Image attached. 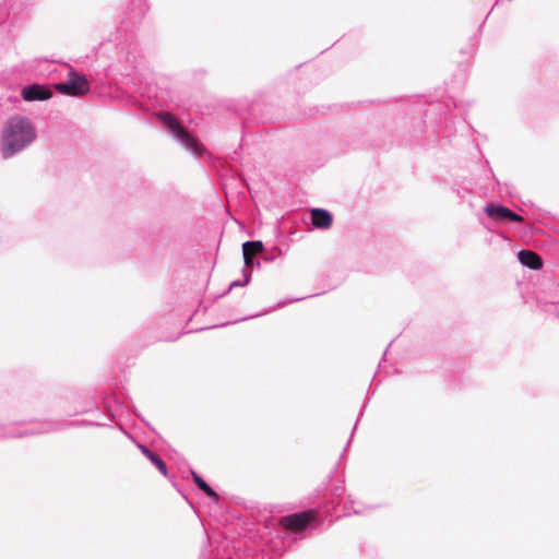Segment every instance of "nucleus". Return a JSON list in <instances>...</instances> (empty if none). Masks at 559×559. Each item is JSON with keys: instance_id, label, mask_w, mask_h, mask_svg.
Returning <instances> with one entry per match:
<instances>
[{"instance_id": "f257e3e1", "label": "nucleus", "mask_w": 559, "mask_h": 559, "mask_svg": "<svg viewBox=\"0 0 559 559\" xmlns=\"http://www.w3.org/2000/svg\"><path fill=\"white\" fill-rule=\"evenodd\" d=\"M37 139V130L33 121L23 115L9 117L0 133V154L10 159L27 150Z\"/></svg>"}, {"instance_id": "f03ea898", "label": "nucleus", "mask_w": 559, "mask_h": 559, "mask_svg": "<svg viewBox=\"0 0 559 559\" xmlns=\"http://www.w3.org/2000/svg\"><path fill=\"white\" fill-rule=\"evenodd\" d=\"M163 127L192 155L201 156L203 145L182 128L180 122L170 114L159 115Z\"/></svg>"}, {"instance_id": "7ed1b4c3", "label": "nucleus", "mask_w": 559, "mask_h": 559, "mask_svg": "<svg viewBox=\"0 0 559 559\" xmlns=\"http://www.w3.org/2000/svg\"><path fill=\"white\" fill-rule=\"evenodd\" d=\"M56 91L69 96H83L90 92V84L84 75L70 71L68 80L55 84Z\"/></svg>"}, {"instance_id": "20e7f679", "label": "nucleus", "mask_w": 559, "mask_h": 559, "mask_svg": "<svg viewBox=\"0 0 559 559\" xmlns=\"http://www.w3.org/2000/svg\"><path fill=\"white\" fill-rule=\"evenodd\" d=\"M58 425L52 421L39 423L37 427L32 428H0V439L5 438H23L33 435L46 433L53 431Z\"/></svg>"}, {"instance_id": "39448f33", "label": "nucleus", "mask_w": 559, "mask_h": 559, "mask_svg": "<svg viewBox=\"0 0 559 559\" xmlns=\"http://www.w3.org/2000/svg\"><path fill=\"white\" fill-rule=\"evenodd\" d=\"M316 519L313 511L293 513L281 519V525L286 530L299 532L308 526Z\"/></svg>"}, {"instance_id": "423d86ee", "label": "nucleus", "mask_w": 559, "mask_h": 559, "mask_svg": "<svg viewBox=\"0 0 559 559\" xmlns=\"http://www.w3.org/2000/svg\"><path fill=\"white\" fill-rule=\"evenodd\" d=\"M484 211L491 219L499 222V223H504V222L522 223L523 222V217L521 215H519L518 213L513 212L509 207L501 205V204L490 203L485 206Z\"/></svg>"}, {"instance_id": "0eeeda50", "label": "nucleus", "mask_w": 559, "mask_h": 559, "mask_svg": "<svg viewBox=\"0 0 559 559\" xmlns=\"http://www.w3.org/2000/svg\"><path fill=\"white\" fill-rule=\"evenodd\" d=\"M21 96L25 102L48 100L52 97V91L46 85L33 83L22 88Z\"/></svg>"}, {"instance_id": "6e6552de", "label": "nucleus", "mask_w": 559, "mask_h": 559, "mask_svg": "<svg viewBox=\"0 0 559 559\" xmlns=\"http://www.w3.org/2000/svg\"><path fill=\"white\" fill-rule=\"evenodd\" d=\"M310 218H311V224L316 228H320V229L329 228L333 222L332 214L328 210L319 209V207L312 209L310 211Z\"/></svg>"}, {"instance_id": "1a4fd4ad", "label": "nucleus", "mask_w": 559, "mask_h": 559, "mask_svg": "<svg viewBox=\"0 0 559 559\" xmlns=\"http://www.w3.org/2000/svg\"><path fill=\"white\" fill-rule=\"evenodd\" d=\"M518 259L523 266H526L531 270L537 271L543 267L542 258L532 250L523 249L519 251Z\"/></svg>"}, {"instance_id": "9d476101", "label": "nucleus", "mask_w": 559, "mask_h": 559, "mask_svg": "<svg viewBox=\"0 0 559 559\" xmlns=\"http://www.w3.org/2000/svg\"><path fill=\"white\" fill-rule=\"evenodd\" d=\"M242 275H243V280H242V281L237 280V281L231 282V283H230V285H229V287H228V289H227V292H230V290H231L233 288H235V287H243V286H247V285L250 283V281H251V275H252L251 271H248V270H246V269H242Z\"/></svg>"}, {"instance_id": "9b49d317", "label": "nucleus", "mask_w": 559, "mask_h": 559, "mask_svg": "<svg viewBox=\"0 0 559 559\" xmlns=\"http://www.w3.org/2000/svg\"><path fill=\"white\" fill-rule=\"evenodd\" d=\"M249 249H253L252 250V253L253 254H257L259 253L260 251H262L263 249V242L260 241V240H249V241H246L243 245H242V253H246L249 251Z\"/></svg>"}, {"instance_id": "f8f14e48", "label": "nucleus", "mask_w": 559, "mask_h": 559, "mask_svg": "<svg viewBox=\"0 0 559 559\" xmlns=\"http://www.w3.org/2000/svg\"><path fill=\"white\" fill-rule=\"evenodd\" d=\"M150 461L160 472V474L167 476V465L157 453L154 456H152Z\"/></svg>"}, {"instance_id": "ddd939ff", "label": "nucleus", "mask_w": 559, "mask_h": 559, "mask_svg": "<svg viewBox=\"0 0 559 559\" xmlns=\"http://www.w3.org/2000/svg\"><path fill=\"white\" fill-rule=\"evenodd\" d=\"M193 481L198 486V489H213L198 473L191 471Z\"/></svg>"}, {"instance_id": "4468645a", "label": "nucleus", "mask_w": 559, "mask_h": 559, "mask_svg": "<svg viewBox=\"0 0 559 559\" xmlns=\"http://www.w3.org/2000/svg\"><path fill=\"white\" fill-rule=\"evenodd\" d=\"M242 255H243V262H245L243 269L251 271V269L254 267L255 265L260 266V262L259 261L255 262L254 257L249 255V251L246 253H242Z\"/></svg>"}, {"instance_id": "2eb2a0df", "label": "nucleus", "mask_w": 559, "mask_h": 559, "mask_svg": "<svg viewBox=\"0 0 559 559\" xmlns=\"http://www.w3.org/2000/svg\"><path fill=\"white\" fill-rule=\"evenodd\" d=\"M545 311L559 318V304L551 302L545 305Z\"/></svg>"}, {"instance_id": "dca6fc26", "label": "nucleus", "mask_w": 559, "mask_h": 559, "mask_svg": "<svg viewBox=\"0 0 559 559\" xmlns=\"http://www.w3.org/2000/svg\"><path fill=\"white\" fill-rule=\"evenodd\" d=\"M204 493V497L213 503H217L219 500V496L217 491H202Z\"/></svg>"}, {"instance_id": "f3484780", "label": "nucleus", "mask_w": 559, "mask_h": 559, "mask_svg": "<svg viewBox=\"0 0 559 559\" xmlns=\"http://www.w3.org/2000/svg\"><path fill=\"white\" fill-rule=\"evenodd\" d=\"M139 448H140V450L142 451V453H143V454H144L148 460H151V459H152V456H154V455L156 454L155 452L151 451V450H150L147 447H145V445L140 444V445H139Z\"/></svg>"}, {"instance_id": "a211bd4d", "label": "nucleus", "mask_w": 559, "mask_h": 559, "mask_svg": "<svg viewBox=\"0 0 559 559\" xmlns=\"http://www.w3.org/2000/svg\"><path fill=\"white\" fill-rule=\"evenodd\" d=\"M139 448H140V450L142 451V453H143V454H144L148 460H151V459H152V456H154V455L156 454L155 452L151 451V450H150L147 447H145V445L140 444V445H139Z\"/></svg>"}, {"instance_id": "6ab92c4d", "label": "nucleus", "mask_w": 559, "mask_h": 559, "mask_svg": "<svg viewBox=\"0 0 559 559\" xmlns=\"http://www.w3.org/2000/svg\"><path fill=\"white\" fill-rule=\"evenodd\" d=\"M139 448H140V450L142 451V453H143V454H144L148 460H151V459H152V456H154V455L156 454L155 452L151 451V450H150L147 447H145V445L140 444V445H139Z\"/></svg>"}, {"instance_id": "aec40b11", "label": "nucleus", "mask_w": 559, "mask_h": 559, "mask_svg": "<svg viewBox=\"0 0 559 559\" xmlns=\"http://www.w3.org/2000/svg\"><path fill=\"white\" fill-rule=\"evenodd\" d=\"M182 496H183V498H185V499H186V500H187V501H188V502L193 507V504H192V502H191V500H190V497H189V496H187V495H182Z\"/></svg>"}, {"instance_id": "412c9836", "label": "nucleus", "mask_w": 559, "mask_h": 559, "mask_svg": "<svg viewBox=\"0 0 559 559\" xmlns=\"http://www.w3.org/2000/svg\"><path fill=\"white\" fill-rule=\"evenodd\" d=\"M302 299H304V298H297V299H296V301H300V300H302ZM292 301H295V299H290V300H289V302H292Z\"/></svg>"}, {"instance_id": "4be33fe9", "label": "nucleus", "mask_w": 559, "mask_h": 559, "mask_svg": "<svg viewBox=\"0 0 559 559\" xmlns=\"http://www.w3.org/2000/svg\"><path fill=\"white\" fill-rule=\"evenodd\" d=\"M253 249H249V255L254 257L255 254L252 253Z\"/></svg>"}, {"instance_id": "5701e85b", "label": "nucleus", "mask_w": 559, "mask_h": 559, "mask_svg": "<svg viewBox=\"0 0 559 559\" xmlns=\"http://www.w3.org/2000/svg\"><path fill=\"white\" fill-rule=\"evenodd\" d=\"M288 301H283V302H280L278 306H284L286 305Z\"/></svg>"}]
</instances>
